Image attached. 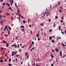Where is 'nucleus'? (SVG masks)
I'll list each match as a JSON object with an SVG mask.
<instances>
[{
  "instance_id": "obj_55",
  "label": "nucleus",
  "mask_w": 66,
  "mask_h": 66,
  "mask_svg": "<svg viewBox=\"0 0 66 66\" xmlns=\"http://www.w3.org/2000/svg\"><path fill=\"white\" fill-rule=\"evenodd\" d=\"M61 33H62V34H64V32H61Z\"/></svg>"
},
{
  "instance_id": "obj_46",
  "label": "nucleus",
  "mask_w": 66,
  "mask_h": 66,
  "mask_svg": "<svg viewBox=\"0 0 66 66\" xmlns=\"http://www.w3.org/2000/svg\"><path fill=\"white\" fill-rule=\"evenodd\" d=\"M14 47L15 48H16L17 47V45H15Z\"/></svg>"
},
{
  "instance_id": "obj_27",
  "label": "nucleus",
  "mask_w": 66,
  "mask_h": 66,
  "mask_svg": "<svg viewBox=\"0 0 66 66\" xmlns=\"http://www.w3.org/2000/svg\"><path fill=\"white\" fill-rule=\"evenodd\" d=\"M39 40H40V39H39V38L38 37V40L39 41Z\"/></svg>"
},
{
  "instance_id": "obj_16",
  "label": "nucleus",
  "mask_w": 66,
  "mask_h": 66,
  "mask_svg": "<svg viewBox=\"0 0 66 66\" xmlns=\"http://www.w3.org/2000/svg\"><path fill=\"white\" fill-rule=\"evenodd\" d=\"M62 45L63 47H65V45H64V44L63 43L62 44Z\"/></svg>"
},
{
  "instance_id": "obj_54",
  "label": "nucleus",
  "mask_w": 66,
  "mask_h": 66,
  "mask_svg": "<svg viewBox=\"0 0 66 66\" xmlns=\"http://www.w3.org/2000/svg\"><path fill=\"white\" fill-rule=\"evenodd\" d=\"M32 26H34V23H33L32 24Z\"/></svg>"
},
{
  "instance_id": "obj_28",
  "label": "nucleus",
  "mask_w": 66,
  "mask_h": 66,
  "mask_svg": "<svg viewBox=\"0 0 66 66\" xmlns=\"http://www.w3.org/2000/svg\"><path fill=\"white\" fill-rule=\"evenodd\" d=\"M41 26H44V24H43V23H41Z\"/></svg>"
},
{
  "instance_id": "obj_8",
  "label": "nucleus",
  "mask_w": 66,
  "mask_h": 66,
  "mask_svg": "<svg viewBox=\"0 0 66 66\" xmlns=\"http://www.w3.org/2000/svg\"><path fill=\"white\" fill-rule=\"evenodd\" d=\"M5 28L6 29H7V25H6L5 26Z\"/></svg>"
},
{
  "instance_id": "obj_9",
  "label": "nucleus",
  "mask_w": 66,
  "mask_h": 66,
  "mask_svg": "<svg viewBox=\"0 0 66 66\" xmlns=\"http://www.w3.org/2000/svg\"><path fill=\"white\" fill-rule=\"evenodd\" d=\"M8 27L10 30H11V28L10 26H8Z\"/></svg>"
},
{
  "instance_id": "obj_1",
  "label": "nucleus",
  "mask_w": 66,
  "mask_h": 66,
  "mask_svg": "<svg viewBox=\"0 0 66 66\" xmlns=\"http://www.w3.org/2000/svg\"><path fill=\"white\" fill-rule=\"evenodd\" d=\"M35 48H36V47H34L33 48H32L31 50H30V51H32L33 50H34Z\"/></svg>"
},
{
  "instance_id": "obj_61",
  "label": "nucleus",
  "mask_w": 66,
  "mask_h": 66,
  "mask_svg": "<svg viewBox=\"0 0 66 66\" xmlns=\"http://www.w3.org/2000/svg\"><path fill=\"white\" fill-rule=\"evenodd\" d=\"M51 66H53V64H51Z\"/></svg>"
},
{
  "instance_id": "obj_4",
  "label": "nucleus",
  "mask_w": 66,
  "mask_h": 66,
  "mask_svg": "<svg viewBox=\"0 0 66 66\" xmlns=\"http://www.w3.org/2000/svg\"><path fill=\"white\" fill-rule=\"evenodd\" d=\"M57 48H58V47L56 48V49H55V51H56V52H57V51H59V50L57 49Z\"/></svg>"
},
{
  "instance_id": "obj_31",
  "label": "nucleus",
  "mask_w": 66,
  "mask_h": 66,
  "mask_svg": "<svg viewBox=\"0 0 66 66\" xmlns=\"http://www.w3.org/2000/svg\"><path fill=\"white\" fill-rule=\"evenodd\" d=\"M60 29H61V26H59V30H60Z\"/></svg>"
},
{
  "instance_id": "obj_42",
  "label": "nucleus",
  "mask_w": 66,
  "mask_h": 66,
  "mask_svg": "<svg viewBox=\"0 0 66 66\" xmlns=\"http://www.w3.org/2000/svg\"><path fill=\"white\" fill-rule=\"evenodd\" d=\"M28 54V53H26L25 54V55H27Z\"/></svg>"
},
{
  "instance_id": "obj_25",
  "label": "nucleus",
  "mask_w": 66,
  "mask_h": 66,
  "mask_svg": "<svg viewBox=\"0 0 66 66\" xmlns=\"http://www.w3.org/2000/svg\"><path fill=\"white\" fill-rule=\"evenodd\" d=\"M34 62V65H35V62L34 61H33Z\"/></svg>"
},
{
  "instance_id": "obj_36",
  "label": "nucleus",
  "mask_w": 66,
  "mask_h": 66,
  "mask_svg": "<svg viewBox=\"0 0 66 66\" xmlns=\"http://www.w3.org/2000/svg\"><path fill=\"white\" fill-rule=\"evenodd\" d=\"M9 7L10 10H12V8H11V6H9Z\"/></svg>"
},
{
  "instance_id": "obj_35",
  "label": "nucleus",
  "mask_w": 66,
  "mask_h": 66,
  "mask_svg": "<svg viewBox=\"0 0 66 66\" xmlns=\"http://www.w3.org/2000/svg\"><path fill=\"white\" fill-rule=\"evenodd\" d=\"M11 2H12V3H13V4L14 3V2H13V0H12Z\"/></svg>"
},
{
  "instance_id": "obj_33",
  "label": "nucleus",
  "mask_w": 66,
  "mask_h": 66,
  "mask_svg": "<svg viewBox=\"0 0 66 66\" xmlns=\"http://www.w3.org/2000/svg\"><path fill=\"white\" fill-rule=\"evenodd\" d=\"M59 12H62V11L61 10H59Z\"/></svg>"
},
{
  "instance_id": "obj_64",
  "label": "nucleus",
  "mask_w": 66,
  "mask_h": 66,
  "mask_svg": "<svg viewBox=\"0 0 66 66\" xmlns=\"http://www.w3.org/2000/svg\"><path fill=\"white\" fill-rule=\"evenodd\" d=\"M65 33V34H66V31L65 30L64 31Z\"/></svg>"
},
{
  "instance_id": "obj_24",
  "label": "nucleus",
  "mask_w": 66,
  "mask_h": 66,
  "mask_svg": "<svg viewBox=\"0 0 66 66\" xmlns=\"http://www.w3.org/2000/svg\"><path fill=\"white\" fill-rule=\"evenodd\" d=\"M57 6V5H56L55 6H54V7H53V9H54V8H55V7H56Z\"/></svg>"
},
{
  "instance_id": "obj_38",
  "label": "nucleus",
  "mask_w": 66,
  "mask_h": 66,
  "mask_svg": "<svg viewBox=\"0 0 66 66\" xmlns=\"http://www.w3.org/2000/svg\"><path fill=\"white\" fill-rule=\"evenodd\" d=\"M48 21H51V19H48Z\"/></svg>"
},
{
  "instance_id": "obj_56",
  "label": "nucleus",
  "mask_w": 66,
  "mask_h": 66,
  "mask_svg": "<svg viewBox=\"0 0 66 66\" xmlns=\"http://www.w3.org/2000/svg\"><path fill=\"white\" fill-rule=\"evenodd\" d=\"M18 56H19V55H16V57H18Z\"/></svg>"
},
{
  "instance_id": "obj_40",
  "label": "nucleus",
  "mask_w": 66,
  "mask_h": 66,
  "mask_svg": "<svg viewBox=\"0 0 66 66\" xmlns=\"http://www.w3.org/2000/svg\"><path fill=\"white\" fill-rule=\"evenodd\" d=\"M56 40H57V41H58L59 40V38H58V37H57V38H56Z\"/></svg>"
},
{
  "instance_id": "obj_13",
  "label": "nucleus",
  "mask_w": 66,
  "mask_h": 66,
  "mask_svg": "<svg viewBox=\"0 0 66 66\" xmlns=\"http://www.w3.org/2000/svg\"><path fill=\"white\" fill-rule=\"evenodd\" d=\"M63 18H64V16H63L62 17V18H61V19H62V20H64V19Z\"/></svg>"
},
{
  "instance_id": "obj_17",
  "label": "nucleus",
  "mask_w": 66,
  "mask_h": 66,
  "mask_svg": "<svg viewBox=\"0 0 66 66\" xmlns=\"http://www.w3.org/2000/svg\"><path fill=\"white\" fill-rule=\"evenodd\" d=\"M0 62H4V61H3V60H0Z\"/></svg>"
},
{
  "instance_id": "obj_59",
  "label": "nucleus",
  "mask_w": 66,
  "mask_h": 66,
  "mask_svg": "<svg viewBox=\"0 0 66 66\" xmlns=\"http://www.w3.org/2000/svg\"><path fill=\"white\" fill-rule=\"evenodd\" d=\"M1 49H2V50H3V49H4V48H3V47H1Z\"/></svg>"
},
{
  "instance_id": "obj_26",
  "label": "nucleus",
  "mask_w": 66,
  "mask_h": 66,
  "mask_svg": "<svg viewBox=\"0 0 66 66\" xmlns=\"http://www.w3.org/2000/svg\"><path fill=\"white\" fill-rule=\"evenodd\" d=\"M47 12H46L45 13H44V16H45V14H47Z\"/></svg>"
},
{
  "instance_id": "obj_48",
  "label": "nucleus",
  "mask_w": 66,
  "mask_h": 66,
  "mask_svg": "<svg viewBox=\"0 0 66 66\" xmlns=\"http://www.w3.org/2000/svg\"><path fill=\"white\" fill-rule=\"evenodd\" d=\"M11 55L12 56H14V54H11Z\"/></svg>"
},
{
  "instance_id": "obj_37",
  "label": "nucleus",
  "mask_w": 66,
  "mask_h": 66,
  "mask_svg": "<svg viewBox=\"0 0 66 66\" xmlns=\"http://www.w3.org/2000/svg\"><path fill=\"white\" fill-rule=\"evenodd\" d=\"M21 28H24V26H21Z\"/></svg>"
},
{
  "instance_id": "obj_41",
  "label": "nucleus",
  "mask_w": 66,
  "mask_h": 66,
  "mask_svg": "<svg viewBox=\"0 0 66 66\" xmlns=\"http://www.w3.org/2000/svg\"><path fill=\"white\" fill-rule=\"evenodd\" d=\"M52 31V30L51 29L49 30V32H51Z\"/></svg>"
},
{
  "instance_id": "obj_19",
  "label": "nucleus",
  "mask_w": 66,
  "mask_h": 66,
  "mask_svg": "<svg viewBox=\"0 0 66 66\" xmlns=\"http://www.w3.org/2000/svg\"><path fill=\"white\" fill-rule=\"evenodd\" d=\"M15 3V6H16V8H17L18 7H17V5L15 3Z\"/></svg>"
},
{
  "instance_id": "obj_32",
  "label": "nucleus",
  "mask_w": 66,
  "mask_h": 66,
  "mask_svg": "<svg viewBox=\"0 0 66 66\" xmlns=\"http://www.w3.org/2000/svg\"><path fill=\"white\" fill-rule=\"evenodd\" d=\"M29 55H28L27 56V59H29Z\"/></svg>"
},
{
  "instance_id": "obj_12",
  "label": "nucleus",
  "mask_w": 66,
  "mask_h": 66,
  "mask_svg": "<svg viewBox=\"0 0 66 66\" xmlns=\"http://www.w3.org/2000/svg\"><path fill=\"white\" fill-rule=\"evenodd\" d=\"M10 30H9L8 32V34L9 35H10Z\"/></svg>"
},
{
  "instance_id": "obj_15",
  "label": "nucleus",
  "mask_w": 66,
  "mask_h": 66,
  "mask_svg": "<svg viewBox=\"0 0 66 66\" xmlns=\"http://www.w3.org/2000/svg\"><path fill=\"white\" fill-rule=\"evenodd\" d=\"M7 61V59H5L4 61V62H6V61Z\"/></svg>"
},
{
  "instance_id": "obj_58",
  "label": "nucleus",
  "mask_w": 66,
  "mask_h": 66,
  "mask_svg": "<svg viewBox=\"0 0 66 66\" xmlns=\"http://www.w3.org/2000/svg\"><path fill=\"white\" fill-rule=\"evenodd\" d=\"M16 52H14V54H16Z\"/></svg>"
},
{
  "instance_id": "obj_60",
  "label": "nucleus",
  "mask_w": 66,
  "mask_h": 66,
  "mask_svg": "<svg viewBox=\"0 0 66 66\" xmlns=\"http://www.w3.org/2000/svg\"><path fill=\"white\" fill-rule=\"evenodd\" d=\"M61 21V22H62V23L63 22V20H61V21Z\"/></svg>"
},
{
  "instance_id": "obj_52",
  "label": "nucleus",
  "mask_w": 66,
  "mask_h": 66,
  "mask_svg": "<svg viewBox=\"0 0 66 66\" xmlns=\"http://www.w3.org/2000/svg\"><path fill=\"white\" fill-rule=\"evenodd\" d=\"M3 5H5V3H3Z\"/></svg>"
},
{
  "instance_id": "obj_44",
  "label": "nucleus",
  "mask_w": 66,
  "mask_h": 66,
  "mask_svg": "<svg viewBox=\"0 0 66 66\" xmlns=\"http://www.w3.org/2000/svg\"><path fill=\"white\" fill-rule=\"evenodd\" d=\"M1 21H0V23H1V24H3V22H1Z\"/></svg>"
},
{
  "instance_id": "obj_23",
  "label": "nucleus",
  "mask_w": 66,
  "mask_h": 66,
  "mask_svg": "<svg viewBox=\"0 0 66 66\" xmlns=\"http://www.w3.org/2000/svg\"><path fill=\"white\" fill-rule=\"evenodd\" d=\"M32 47H31V46H29V48H28V49H31V48Z\"/></svg>"
},
{
  "instance_id": "obj_47",
  "label": "nucleus",
  "mask_w": 66,
  "mask_h": 66,
  "mask_svg": "<svg viewBox=\"0 0 66 66\" xmlns=\"http://www.w3.org/2000/svg\"><path fill=\"white\" fill-rule=\"evenodd\" d=\"M22 63H23V62L22 61L21 62V65H22Z\"/></svg>"
},
{
  "instance_id": "obj_49",
  "label": "nucleus",
  "mask_w": 66,
  "mask_h": 66,
  "mask_svg": "<svg viewBox=\"0 0 66 66\" xmlns=\"http://www.w3.org/2000/svg\"><path fill=\"white\" fill-rule=\"evenodd\" d=\"M55 23H54V25H53V27H55Z\"/></svg>"
},
{
  "instance_id": "obj_34",
  "label": "nucleus",
  "mask_w": 66,
  "mask_h": 66,
  "mask_svg": "<svg viewBox=\"0 0 66 66\" xmlns=\"http://www.w3.org/2000/svg\"><path fill=\"white\" fill-rule=\"evenodd\" d=\"M23 30H24V28H23L21 30V31H23Z\"/></svg>"
},
{
  "instance_id": "obj_3",
  "label": "nucleus",
  "mask_w": 66,
  "mask_h": 66,
  "mask_svg": "<svg viewBox=\"0 0 66 66\" xmlns=\"http://www.w3.org/2000/svg\"><path fill=\"white\" fill-rule=\"evenodd\" d=\"M62 52L61 51H60V52L59 54L61 56H62Z\"/></svg>"
},
{
  "instance_id": "obj_50",
  "label": "nucleus",
  "mask_w": 66,
  "mask_h": 66,
  "mask_svg": "<svg viewBox=\"0 0 66 66\" xmlns=\"http://www.w3.org/2000/svg\"><path fill=\"white\" fill-rule=\"evenodd\" d=\"M21 50L20 49L19 50V52H21Z\"/></svg>"
},
{
  "instance_id": "obj_45",
  "label": "nucleus",
  "mask_w": 66,
  "mask_h": 66,
  "mask_svg": "<svg viewBox=\"0 0 66 66\" xmlns=\"http://www.w3.org/2000/svg\"><path fill=\"white\" fill-rule=\"evenodd\" d=\"M2 10H1L0 11V13H1L2 12Z\"/></svg>"
},
{
  "instance_id": "obj_43",
  "label": "nucleus",
  "mask_w": 66,
  "mask_h": 66,
  "mask_svg": "<svg viewBox=\"0 0 66 66\" xmlns=\"http://www.w3.org/2000/svg\"><path fill=\"white\" fill-rule=\"evenodd\" d=\"M6 15H9V14H10L9 13H6Z\"/></svg>"
},
{
  "instance_id": "obj_20",
  "label": "nucleus",
  "mask_w": 66,
  "mask_h": 66,
  "mask_svg": "<svg viewBox=\"0 0 66 66\" xmlns=\"http://www.w3.org/2000/svg\"><path fill=\"white\" fill-rule=\"evenodd\" d=\"M8 65L9 66H12V65L11 64V63H9L8 64Z\"/></svg>"
},
{
  "instance_id": "obj_22",
  "label": "nucleus",
  "mask_w": 66,
  "mask_h": 66,
  "mask_svg": "<svg viewBox=\"0 0 66 66\" xmlns=\"http://www.w3.org/2000/svg\"><path fill=\"white\" fill-rule=\"evenodd\" d=\"M9 61L10 62H11V58H10V59H9Z\"/></svg>"
},
{
  "instance_id": "obj_62",
  "label": "nucleus",
  "mask_w": 66,
  "mask_h": 66,
  "mask_svg": "<svg viewBox=\"0 0 66 66\" xmlns=\"http://www.w3.org/2000/svg\"><path fill=\"white\" fill-rule=\"evenodd\" d=\"M18 48H19V44H18Z\"/></svg>"
},
{
  "instance_id": "obj_57",
  "label": "nucleus",
  "mask_w": 66,
  "mask_h": 66,
  "mask_svg": "<svg viewBox=\"0 0 66 66\" xmlns=\"http://www.w3.org/2000/svg\"><path fill=\"white\" fill-rule=\"evenodd\" d=\"M29 26L30 27H31V25L30 24L29 25Z\"/></svg>"
},
{
  "instance_id": "obj_18",
  "label": "nucleus",
  "mask_w": 66,
  "mask_h": 66,
  "mask_svg": "<svg viewBox=\"0 0 66 66\" xmlns=\"http://www.w3.org/2000/svg\"><path fill=\"white\" fill-rule=\"evenodd\" d=\"M29 46H30L31 47H32V44L31 43L30 45Z\"/></svg>"
},
{
  "instance_id": "obj_51",
  "label": "nucleus",
  "mask_w": 66,
  "mask_h": 66,
  "mask_svg": "<svg viewBox=\"0 0 66 66\" xmlns=\"http://www.w3.org/2000/svg\"><path fill=\"white\" fill-rule=\"evenodd\" d=\"M65 56H66V55H64L63 56V57H65Z\"/></svg>"
},
{
  "instance_id": "obj_53",
  "label": "nucleus",
  "mask_w": 66,
  "mask_h": 66,
  "mask_svg": "<svg viewBox=\"0 0 66 66\" xmlns=\"http://www.w3.org/2000/svg\"><path fill=\"white\" fill-rule=\"evenodd\" d=\"M52 51L53 52H54V50H53V49H52Z\"/></svg>"
},
{
  "instance_id": "obj_63",
  "label": "nucleus",
  "mask_w": 66,
  "mask_h": 66,
  "mask_svg": "<svg viewBox=\"0 0 66 66\" xmlns=\"http://www.w3.org/2000/svg\"><path fill=\"white\" fill-rule=\"evenodd\" d=\"M44 36H46V34L45 33H44Z\"/></svg>"
},
{
  "instance_id": "obj_11",
  "label": "nucleus",
  "mask_w": 66,
  "mask_h": 66,
  "mask_svg": "<svg viewBox=\"0 0 66 66\" xmlns=\"http://www.w3.org/2000/svg\"><path fill=\"white\" fill-rule=\"evenodd\" d=\"M15 44H14L13 45H12L11 46V47H13V46H14L15 45Z\"/></svg>"
},
{
  "instance_id": "obj_7",
  "label": "nucleus",
  "mask_w": 66,
  "mask_h": 66,
  "mask_svg": "<svg viewBox=\"0 0 66 66\" xmlns=\"http://www.w3.org/2000/svg\"><path fill=\"white\" fill-rule=\"evenodd\" d=\"M49 39L50 40H51L52 39V37L51 36L49 37Z\"/></svg>"
},
{
  "instance_id": "obj_21",
  "label": "nucleus",
  "mask_w": 66,
  "mask_h": 66,
  "mask_svg": "<svg viewBox=\"0 0 66 66\" xmlns=\"http://www.w3.org/2000/svg\"><path fill=\"white\" fill-rule=\"evenodd\" d=\"M32 45H34V43L33 41L32 42Z\"/></svg>"
},
{
  "instance_id": "obj_39",
  "label": "nucleus",
  "mask_w": 66,
  "mask_h": 66,
  "mask_svg": "<svg viewBox=\"0 0 66 66\" xmlns=\"http://www.w3.org/2000/svg\"><path fill=\"white\" fill-rule=\"evenodd\" d=\"M9 44H8L6 45V47H7V46H9Z\"/></svg>"
},
{
  "instance_id": "obj_29",
  "label": "nucleus",
  "mask_w": 66,
  "mask_h": 66,
  "mask_svg": "<svg viewBox=\"0 0 66 66\" xmlns=\"http://www.w3.org/2000/svg\"><path fill=\"white\" fill-rule=\"evenodd\" d=\"M51 57H52V58H53V55H51Z\"/></svg>"
},
{
  "instance_id": "obj_2",
  "label": "nucleus",
  "mask_w": 66,
  "mask_h": 66,
  "mask_svg": "<svg viewBox=\"0 0 66 66\" xmlns=\"http://www.w3.org/2000/svg\"><path fill=\"white\" fill-rule=\"evenodd\" d=\"M3 43H4V44H5V43H6V41L3 40L2 41Z\"/></svg>"
},
{
  "instance_id": "obj_30",
  "label": "nucleus",
  "mask_w": 66,
  "mask_h": 66,
  "mask_svg": "<svg viewBox=\"0 0 66 66\" xmlns=\"http://www.w3.org/2000/svg\"><path fill=\"white\" fill-rule=\"evenodd\" d=\"M55 18L56 19H57L58 17L57 16H55Z\"/></svg>"
},
{
  "instance_id": "obj_6",
  "label": "nucleus",
  "mask_w": 66,
  "mask_h": 66,
  "mask_svg": "<svg viewBox=\"0 0 66 66\" xmlns=\"http://www.w3.org/2000/svg\"><path fill=\"white\" fill-rule=\"evenodd\" d=\"M19 17H20V16H21V18L23 19L24 18H23V17L22 16V15H21L20 14H19Z\"/></svg>"
},
{
  "instance_id": "obj_5",
  "label": "nucleus",
  "mask_w": 66,
  "mask_h": 66,
  "mask_svg": "<svg viewBox=\"0 0 66 66\" xmlns=\"http://www.w3.org/2000/svg\"><path fill=\"white\" fill-rule=\"evenodd\" d=\"M39 35V34H37L36 35V37H38Z\"/></svg>"
},
{
  "instance_id": "obj_10",
  "label": "nucleus",
  "mask_w": 66,
  "mask_h": 66,
  "mask_svg": "<svg viewBox=\"0 0 66 66\" xmlns=\"http://www.w3.org/2000/svg\"><path fill=\"white\" fill-rule=\"evenodd\" d=\"M18 10L17 11V12L18 13H19V8H18Z\"/></svg>"
},
{
  "instance_id": "obj_14",
  "label": "nucleus",
  "mask_w": 66,
  "mask_h": 66,
  "mask_svg": "<svg viewBox=\"0 0 66 66\" xmlns=\"http://www.w3.org/2000/svg\"><path fill=\"white\" fill-rule=\"evenodd\" d=\"M51 42L53 43H54V40H51Z\"/></svg>"
}]
</instances>
